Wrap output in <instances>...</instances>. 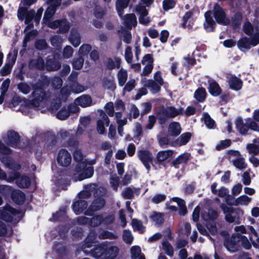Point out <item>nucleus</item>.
<instances>
[{
  "label": "nucleus",
  "instance_id": "obj_1",
  "mask_svg": "<svg viewBox=\"0 0 259 259\" xmlns=\"http://www.w3.org/2000/svg\"><path fill=\"white\" fill-rule=\"evenodd\" d=\"M95 163V160H92L89 164L84 162L78 163L74 173V179L76 181H81L91 178L94 173V169L92 165Z\"/></svg>",
  "mask_w": 259,
  "mask_h": 259
},
{
  "label": "nucleus",
  "instance_id": "obj_2",
  "mask_svg": "<svg viewBox=\"0 0 259 259\" xmlns=\"http://www.w3.org/2000/svg\"><path fill=\"white\" fill-rule=\"evenodd\" d=\"M220 207L225 214V220L229 223H239L240 217L243 215V211L240 208H234L222 204Z\"/></svg>",
  "mask_w": 259,
  "mask_h": 259
},
{
  "label": "nucleus",
  "instance_id": "obj_3",
  "mask_svg": "<svg viewBox=\"0 0 259 259\" xmlns=\"http://www.w3.org/2000/svg\"><path fill=\"white\" fill-rule=\"evenodd\" d=\"M35 11L33 9L27 10V8H19L17 12V16L20 20H24V23L26 26L24 31L30 29L34 27L32 20L34 18Z\"/></svg>",
  "mask_w": 259,
  "mask_h": 259
},
{
  "label": "nucleus",
  "instance_id": "obj_4",
  "mask_svg": "<svg viewBox=\"0 0 259 259\" xmlns=\"http://www.w3.org/2000/svg\"><path fill=\"white\" fill-rule=\"evenodd\" d=\"M213 17L218 24L225 26L229 24V19L227 17L224 10L218 3L215 4L213 6Z\"/></svg>",
  "mask_w": 259,
  "mask_h": 259
},
{
  "label": "nucleus",
  "instance_id": "obj_5",
  "mask_svg": "<svg viewBox=\"0 0 259 259\" xmlns=\"http://www.w3.org/2000/svg\"><path fill=\"white\" fill-rule=\"evenodd\" d=\"M48 26L50 28L53 29L59 28V32L62 34L68 32L70 28V23L66 18L57 19L49 22Z\"/></svg>",
  "mask_w": 259,
  "mask_h": 259
},
{
  "label": "nucleus",
  "instance_id": "obj_6",
  "mask_svg": "<svg viewBox=\"0 0 259 259\" xmlns=\"http://www.w3.org/2000/svg\"><path fill=\"white\" fill-rule=\"evenodd\" d=\"M138 155L146 168L149 170L153 163L152 154L149 151L143 150L138 152Z\"/></svg>",
  "mask_w": 259,
  "mask_h": 259
},
{
  "label": "nucleus",
  "instance_id": "obj_7",
  "mask_svg": "<svg viewBox=\"0 0 259 259\" xmlns=\"http://www.w3.org/2000/svg\"><path fill=\"white\" fill-rule=\"evenodd\" d=\"M71 156L67 151L62 150L59 151L57 157V162L60 165L63 167H67L71 164Z\"/></svg>",
  "mask_w": 259,
  "mask_h": 259
},
{
  "label": "nucleus",
  "instance_id": "obj_8",
  "mask_svg": "<svg viewBox=\"0 0 259 259\" xmlns=\"http://www.w3.org/2000/svg\"><path fill=\"white\" fill-rule=\"evenodd\" d=\"M20 213L11 206H7L3 213V218L6 221L11 222L20 219Z\"/></svg>",
  "mask_w": 259,
  "mask_h": 259
},
{
  "label": "nucleus",
  "instance_id": "obj_9",
  "mask_svg": "<svg viewBox=\"0 0 259 259\" xmlns=\"http://www.w3.org/2000/svg\"><path fill=\"white\" fill-rule=\"evenodd\" d=\"M211 14L210 11H207L204 14L205 22L203 27L207 32H213L215 28V23L212 19Z\"/></svg>",
  "mask_w": 259,
  "mask_h": 259
},
{
  "label": "nucleus",
  "instance_id": "obj_10",
  "mask_svg": "<svg viewBox=\"0 0 259 259\" xmlns=\"http://www.w3.org/2000/svg\"><path fill=\"white\" fill-rule=\"evenodd\" d=\"M33 99L30 101V105L38 107L44 99L46 94L41 89H37L32 93Z\"/></svg>",
  "mask_w": 259,
  "mask_h": 259
},
{
  "label": "nucleus",
  "instance_id": "obj_11",
  "mask_svg": "<svg viewBox=\"0 0 259 259\" xmlns=\"http://www.w3.org/2000/svg\"><path fill=\"white\" fill-rule=\"evenodd\" d=\"M102 220L100 215L94 217L91 220L85 217H81L78 219V222L81 224L89 223L92 226H97L101 223Z\"/></svg>",
  "mask_w": 259,
  "mask_h": 259
},
{
  "label": "nucleus",
  "instance_id": "obj_12",
  "mask_svg": "<svg viewBox=\"0 0 259 259\" xmlns=\"http://www.w3.org/2000/svg\"><path fill=\"white\" fill-rule=\"evenodd\" d=\"M251 201V198L245 195H241L237 197L233 202H230L229 200L226 199V202L231 205H247Z\"/></svg>",
  "mask_w": 259,
  "mask_h": 259
},
{
  "label": "nucleus",
  "instance_id": "obj_13",
  "mask_svg": "<svg viewBox=\"0 0 259 259\" xmlns=\"http://www.w3.org/2000/svg\"><path fill=\"white\" fill-rule=\"evenodd\" d=\"M7 142L13 147H17L20 140L19 136L14 131H9L6 137Z\"/></svg>",
  "mask_w": 259,
  "mask_h": 259
},
{
  "label": "nucleus",
  "instance_id": "obj_14",
  "mask_svg": "<svg viewBox=\"0 0 259 259\" xmlns=\"http://www.w3.org/2000/svg\"><path fill=\"white\" fill-rule=\"evenodd\" d=\"M74 103L81 107H85L92 105V100L90 96L84 95L77 98Z\"/></svg>",
  "mask_w": 259,
  "mask_h": 259
},
{
  "label": "nucleus",
  "instance_id": "obj_15",
  "mask_svg": "<svg viewBox=\"0 0 259 259\" xmlns=\"http://www.w3.org/2000/svg\"><path fill=\"white\" fill-rule=\"evenodd\" d=\"M102 119H99L97 121V130L98 132L100 134H103L105 131V128L104 126L105 123L108 125L109 123V119L108 116L104 113H102Z\"/></svg>",
  "mask_w": 259,
  "mask_h": 259
},
{
  "label": "nucleus",
  "instance_id": "obj_16",
  "mask_svg": "<svg viewBox=\"0 0 259 259\" xmlns=\"http://www.w3.org/2000/svg\"><path fill=\"white\" fill-rule=\"evenodd\" d=\"M137 23L135 15L133 13L127 14L124 17V25L127 28H131L132 26Z\"/></svg>",
  "mask_w": 259,
  "mask_h": 259
},
{
  "label": "nucleus",
  "instance_id": "obj_17",
  "mask_svg": "<svg viewBox=\"0 0 259 259\" xmlns=\"http://www.w3.org/2000/svg\"><path fill=\"white\" fill-rule=\"evenodd\" d=\"M16 183L19 187L27 188L30 186L31 181L28 177L19 175Z\"/></svg>",
  "mask_w": 259,
  "mask_h": 259
},
{
  "label": "nucleus",
  "instance_id": "obj_18",
  "mask_svg": "<svg viewBox=\"0 0 259 259\" xmlns=\"http://www.w3.org/2000/svg\"><path fill=\"white\" fill-rule=\"evenodd\" d=\"M130 0H117L116 2V9L119 17H122L124 9L128 5Z\"/></svg>",
  "mask_w": 259,
  "mask_h": 259
},
{
  "label": "nucleus",
  "instance_id": "obj_19",
  "mask_svg": "<svg viewBox=\"0 0 259 259\" xmlns=\"http://www.w3.org/2000/svg\"><path fill=\"white\" fill-rule=\"evenodd\" d=\"M228 83L231 89L236 91L241 89L242 86L241 80L233 76L229 78Z\"/></svg>",
  "mask_w": 259,
  "mask_h": 259
},
{
  "label": "nucleus",
  "instance_id": "obj_20",
  "mask_svg": "<svg viewBox=\"0 0 259 259\" xmlns=\"http://www.w3.org/2000/svg\"><path fill=\"white\" fill-rule=\"evenodd\" d=\"M238 48L241 51H244L243 49L248 50L251 48V44L250 42V38L244 36L241 37L237 42Z\"/></svg>",
  "mask_w": 259,
  "mask_h": 259
},
{
  "label": "nucleus",
  "instance_id": "obj_21",
  "mask_svg": "<svg viewBox=\"0 0 259 259\" xmlns=\"http://www.w3.org/2000/svg\"><path fill=\"white\" fill-rule=\"evenodd\" d=\"M191 135L190 133L182 134L176 142L172 143L174 146H180L185 145L190 140Z\"/></svg>",
  "mask_w": 259,
  "mask_h": 259
},
{
  "label": "nucleus",
  "instance_id": "obj_22",
  "mask_svg": "<svg viewBox=\"0 0 259 259\" xmlns=\"http://www.w3.org/2000/svg\"><path fill=\"white\" fill-rule=\"evenodd\" d=\"M181 132L180 124L177 122H171L168 126V132L171 136H178Z\"/></svg>",
  "mask_w": 259,
  "mask_h": 259
},
{
  "label": "nucleus",
  "instance_id": "obj_23",
  "mask_svg": "<svg viewBox=\"0 0 259 259\" xmlns=\"http://www.w3.org/2000/svg\"><path fill=\"white\" fill-rule=\"evenodd\" d=\"M70 43L74 47H78L80 44V34L77 31H71L69 36Z\"/></svg>",
  "mask_w": 259,
  "mask_h": 259
},
{
  "label": "nucleus",
  "instance_id": "obj_24",
  "mask_svg": "<svg viewBox=\"0 0 259 259\" xmlns=\"http://www.w3.org/2000/svg\"><path fill=\"white\" fill-rule=\"evenodd\" d=\"M157 118L160 124H163L166 122L169 118L167 108H161L157 112Z\"/></svg>",
  "mask_w": 259,
  "mask_h": 259
},
{
  "label": "nucleus",
  "instance_id": "obj_25",
  "mask_svg": "<svg viewBox=\"0 0 259 259\" xmlns=\"http://www.w3.org/2000/svg\"><path fill=\"white\" fill-rule=\"evenodd\" d=\"M13 200L17 204H22L25 200L24 194L20 190H15L12 194Z\"/></svg>",
  "mask_w": 259,
  "mask_h": 259
},
{
  "label": "nucleus",
  "instance_id": "obj_26",
  "mask_svg": "<svg viewBox=\"0 0 259 259\" xmlns=\"http://www.w3.org/2000/svg\"><path fill=\"white\" fill-rule=\"evenodd\" d=\"M209 92L214 96H219L221 93V89L219 85L214 81L211 80L209 81Z\"/></svg>",
  "mask_w": 259,
  "mask_h": 259
},
{
  "label": "nucleus",
  "instance_id": "obj_27",
  "mask_svg": "<svg viewBox=\"0 0 259 259\" xmlns=\"http://www.w3.org/2000/svg\"><path fill=\"white\" fill-rule=\"evenodd\" d=\"M190 154L188 153H184L179 156L172 161V164L175 167H178V165L187 162L189 159Z\"/></svg>",
  "mask_w": 259,
  "mask_h": 259
},
{
  "label": "nucleus",
  "instance_id": "obj_28",
  "mask_svg": "<svg viewBox=\"0 0 259 259\" xmlns=\"http://www.w3.org/2000/svg\"><path fill=\"white\" fill-rule=\"evenodd\" d=\"M202 216L204 220L210 221L217 219L218 217V213L217 211L213 209H207L203 211Z\"/></svg>",
  "mask_w": 259,
  "mask_h": 259
},
{
  "label": "nucleus",
  "instance_id": "obj_29",
  "mask_svg": "<svg viewBox=\"0 0 259 259\" xmlns=\"http://www.w3.org/2000/svg\"><path fill=\"white\" fill-rule=\"evenodd\" d=\"M237 239L236 238L235 235H233L231 240L229 242H226L225 245L227 249L231 252H235L238 249Z\"/></svg>",
  "mask_w": 259,
  "mask_h": 259
},
{
  "label": "nucleus",
  "instance_id": "obj_30",
  "mask_svg": "<svg viewBox=\"0 0 259 259\" xmlns=\"http://www.w3.org/2000/svg\"><path fill=\"white\" fill-rule=\"evenodd\" d=\"M117 78L119 85L123 86L127 78V73L126 71L123 68L120 69L117 74Z\"/></svg>",
  "mask_w": 259,
  "mask_h": 259
},
{
  "label": "nucleus",
  "instance_id": "obj_31",
  "mask_svg": "<svg viewBox=\"0 0 259 259\" xmlns=\"http://www.w3.org/2000/svg\"><path fill=\"white\" fill-rule=\"evenodd\" d=\"M10 83V80L9 79H6L3 82L1 87V95L0 96V104H2L4 102L6 93L7 92Z\"/></svg>",
  "mask_w": 259,
  "mask_h": 259
},
{
  "label": "nucleus",
  "instance_id": "obj_32",
  "mask_svg": "<svg viewBox=\"0 0 259 259\" xmlns=\"http://www.w3.org/2000/svg\"><path fill=\"white\" fill-rule=\"evenodd\" d=\"M242 20V15L240 12H236L232 18V25L233 28H238Z\"/></svg>",
  "mask_w": 259,
  "mask_h": 259
},
{
  "label": "nucleus",
  "instance_id": "obj_33",
  "mask_svg": "<svg viewBox=\"0 0 259 259\" xmlns=\"http://www.w3.org/2000/svg\"><path fill=\"white\" fill-rule=\"evenodd\" d=\"M173 154V151L165 150L161 151L158 153L157 155V159L159 161H164L168 159Z\"/></svg>",
  "mask_w": 259,
  "mask_h": 259
},
{
  "label": "nucleus",
  "instance_id": "obj_34",
  "mask_svg": "<svg viewBox=\"0 0 259 259\" xmlns=\"http://www.w3.org/2000/svg\"><path fill=\"white\" fill-rule=\"evenodd\" d=\"M95 188L96 185L95 184H91L87 186L85 188V190L81 192L79 194V198L82 199L88 197L91 194V192L95 190Z\"/></svg>",
  "mask_w": 259,
  "mask_h": 259
},
{
  "label": "nucleus",
  "instance_id": "obj_35",
  "mask_svg": "<svg viewBox=\"0 0 259 259\" xmlns=\"http://www.w3.org/2000/svg\"><path fill=\"white\" fill-rule=\"evenodd\" d=\"M17 50H15L10 52L7 55L6 62L5 65H14L17 59Z\"/></svg>",
  "mask_w": 259,
  "mask_h": 259
},
{
  "label": "nucleus",
  "instance_id": "obj_36",
  "mask_svg": "<svg viewBox=\"0 0 259 259\" xmlns=\"http://www.w3.org/2000/svg\"><path fill=\"white\" fill-rule=\"evenodd\" d=\"M144 85L146 87L151 88V91L153 93H156L159 91L160 89V86L159 84L156 83L152 80H147Z\"/></svg>",
  "mask_w": 259,
  "mask_h": 259
},
{
  "label": "nucleus",
  "instance_id": "obj_37",
  "mask_svg": "<svg viewBox=\"0 0 259 259\" xmlns=\"http://www.w3.org/2000/svg\"><path fill=\"white\" fill-rule=\"evenodd\" d=\"M172 200L176 202L180 207L179 213L182 215H184L187 213V208L184 201L179 198H174Z\"/></svg>",
  "mask_w": 259,
  "mask_h": 259
},
{
  "label": "nucleus",
  "instance_id": "obj_38",
  "mask_svg": "<svg viewBox=\"0 0 259 259\" xmlns=\"http://www.w3.org/2000/svg\"><path fill=\"white\" fill-rule=\"evenodd\" d=\"M105 205V201L103 199L99 198L95 200L91 206L93 211H96L102 208Z\"/></svg>",
  "mask_w": 259,
  "mask_h": 259
},
{
  "label": "nucleus",
  "instance_id": "obj_39",
  "mask_svg": "<svg viewBox=\"0 0 259 259\" xmlns=\"http://www.w3.org/2000/svg\"><path fill=\"white\" fill-rule=\"evenodd\" d=\"M236 126L241 134H245L248 130V126L244 124L242 120L240 118H238L236 120Z\"/></svg>",
  "mask_w": 259,
  "mask_h": 259
},
{
  "label": "nucleus",
  "instance_id": "obj_40",
  "mask_svg": "<svg viewBox=\"0 0 259 259\" xmlns=\"http://www.w3.org/2000/svg\"><path fill=\"white\" fill-rule=\"evenodd\" d=\"M233 164L234 166L240 170H243L247 167V164L245 162L244 159L242 157H239L233 160Z\"/></svg>",
  "mask_w": 259,
  "mask_h": 259
},
{
  "label": "nucleus",
  "instance_id": "obj_41",
  "mask_svg": "<svg viewBox=\"0 0 259 259\" xmlns=\"http://www.w3.org/2000/svg\"><path fill=\"white\" fill-rule=\"evenodd\" d=\"M87 206V204L85 201L80 200L74 203L73 208L75 212L79 213L85 208Z\"/></svg>",
  "mask_w": 259,
  "mask_h": 259
},
{
  "label": "nucleus",
  "instance_id": "obj_42",
  "mask_svg": "<svg viewBox=\"0 0 259 259\" xmlns=\"http://www.w3.org/2000/svg\"><path fill=\"white\" fill-rule=\"evenodd\" d=\"M162 249L165 253L169 256H172L174 253V248L172 245L167 241H164L162 243Z\"/></svg>",
  "mask_w": 259,
  "mask_h": 259
},
{
  "label": "nucleus",
  "instance_id": "obj_43",
  "mask_svg": "<svg viewBox=\"0 0 259 259\" xmlns=\"http://www.w3.org/2000/svg\"><path fill=\"white\" fill-rule=\"evenodd\" d=\"M106 14L105 11L100 6L96 5L94 9V15L98 19H101Z\"/></svg>",
  "mask_w": 259,
  "mask_h": 259
},
{
  "label": "nucleus",
  "instance_id": "obj_44",
  "mask_svg": "<svg viewBox=\"0 0 259 259\" xmlns=\"http://www.w3.org/2000/svg\"><path fill=\"white\" fill-rule=\"evenodd\" d=\"M56 10L51 8L49 7L47 8L46 9L44 17H43V21L45 23H46L48 21H50V19L52 18V17L54 16L55 13H56Z\"/></svg>",
  "mask_w": 259,
  "mask_h": 259
},
{
  "label": "nucleus",
  "instance_id": "obj_45",
  "mask_svg": "<svg viewBox=\"0 0 259 259\" xmlns=\"http://www.w3.org/2000/svg\"><path fill=\"white\" fill-rule=\"evenodd\" d=\"M34 47L36 50L41 51L47 49L48 45L45 39H39L35 41Z\"/></svg>",
  "mask_w": 259,
  "mask_h": 259
},
{
  "label": "nucleus",
  "instance_id": "obj_46",
  "mask_svg": "<svg viewBox=\"0 0 259 259\" xmlns=\"http://www.w3.org/2000/svg\"><path fill=\"white\" fill-rule=\"evenodd\" d=\"M151 219L156 224L159 225L163 223V214L160 212H153L150 216Z\"/></svg>",
  "mask_w": 259,
  "mask_h": 259
},
{
  "label": "nucleus",
  "instance_id": "obj_47",
  "mask_svg": "<svg viewBox=\"0 0 259 259\" xmlns=\"http://www.w3.org/2000/svg\"><path fill=\"white\" fill-rule=\"evenodd\" d=\"M138 190L137 189L133 190L129 187H127L123 191L122 196L125 199H130L133 197L135 193Z\"/></svg>",
  "mask_w": 259,
  "mask_h": 259
},
{
  "label": "nucleus",
  "instance_id": "obj_48",
  "mask_svg": "<svg viewBox=\"0 0 259 259\" xmlns=\"http://www.w3.org/2000/svg\"><path fill=\"white\" fill-rule=\"evenodd\" d=\"M195 98L199 102L203 101L206 97V92L204 89L199 88L195 92Z\"/></svg>",
  "mask_w": 259,
  "mask_h": 259
},
{
  "label": "nucleus",
  "instance_id": "obj_49",
  "mask_svg": "<svg viewBox=\"0 0 259 259\" xmlns=\"http://www.w3.org/2000/svg\"><path fill=\"white\" fill-rule=\"evenodd\" d=\"M167 109L169 118H174L181 114L183 112V110L182 109H176L173 107H167Z\"/></svg>",
  "mask_w": 259,
  "mask_h": 259
},
{
  "label": "nucleus",
  "instance_id": "obj_50",
  "mask_svg": "<svg viewBox=\"0 0 259 259\" xmlns=\"http://www.w3.org/2000/svg\"><path fill=\"white\" fill-rule=\"evenodd\" d=\"M118 248L115 246H112L108 248L105 256H107L110 259H112L116 256L118 253Z\"/></svg>",
  "mask_w": 259,
  "mask_h": 259
},
{
  "label": "nucleus",
  "instance_id": "obj_51",
  "mask_svg": "<svg viewBox=\"0 0 259 259\" xmlns=\"http://www.w3.org/2000/svg\"><path fill=\"white\" fill-rule=\"evenodd\" d=\"M20 174L16 171H13L6 174L5 178H4L3 180H5L8 182H12L15 180L17 181Z\"/></svg>",
  "mask_w": 259,
  "mask_h": 259
},
{
  "label": "nucleus",
  "instance_id": "obj_52",
  "mask_svg": "<svg viewBox=\"0 0 259 259\" xmlns=\"http://www.w3.org/2000/svg\"><path fill=\"white\" fill-rule=\"evenodd\" d=\"M51 44L54 47L61 48L62 45L61 37L57 35L53 36L51 38Z\"/></svg>",
  "mask_w": 259,
  "mask_h": 259
},
{
  "label": "nucleus",
  "instance_id": "obj_53",
  "mask_svg": "<svg viewBox=\"0 0 259 259\" xmlns=\"http://www.w3.org/2000/svg\"><path fill=\"white\" fill-rule=\"evenodd\" d=\"M176 4L175 0H164L163 1V9L165 11H168L174 8Z\"/></svg>",
  "mask_w": 259,
  "mask_h": 259
},
{
  "label": "nucleus",
  "instance_id": "obj_54",
  "mask_svg": "<svg viewBox=\"0 0 259 259\" xmlns=\"http://www.w3.org/2000/svg\"><path fill=\"white\" fill-rule=\"evenodd\" d=\"M237 239L238 243L241 242L242 245L245 248L249 249L250 248L251 245L246 237L242 236L241 235H237Z\"/></svg>",
  "mask_w": 259,
  "mask_h": 259
},
{
  "label": "nucleus",
  "instance_id": "obj_55",
  "mask_svg": "<svg viewBox=\"0 0 259 259\" xmlns=\"http://www.w3.org/2000/svg\"><path fill=\"white\" fill-rule=\"evenodd\" d=\"M92 47L89 44L82 45L79 49V53L82 56H85L91 51Z\"/></svg>",
  "mask_w": 259,
  "mask_h": 259
},
{
  "label": "nucleus",
  "instance_id": "obj_56",
  "mask_svg": "<svg viewBox=\"0 0 259 259\" xmlns=\"http://www.w3.org/2000/svg\"><path fill=\"white\" fill-rule=\"evenodd\" d=\"M204 123L208 128H212L214 127L215 123L207 113H204L203 115Z\"/></svg>",
  "mask_w": 259,
  "mask_h": 259
},
{
  "label": "nucleus",
  "instance_id": "obj_57",
  "mask_svg": "<svg viewBox=\"0 0 259 259\" xmlns=\"http://www.w3.org/2000/svg\"><path fill=\"white\" fill-rule=\"evenodd\" d=\"M140 114V112L138 108L135 105H132L130 107V112L129 113V119H131L132 117L134 118H137Z\"/></svg>",
  "mask_w": 259,
  "mask_h": 259
},
{
  "label": "nucleus",
  "instance_id": "obj_58",
  "mask_svg": "<svg viewBox=\"0 0 259 259\" xmlns=\"http://www.w3.org/2000/svg\"><path fill=\"white\" fill-rule=\"evenodd\" d=\"M73 53V49L70 46H66L63 51V56L64 58L68 59L72 57Z\"/></svg>",
  "mask_w": 259,
  "mask_h": 259
},
{
  "label": "nucleus",
  "instance_id": "obj_59",
  "mask_svg": "<svg viewBox=\"0 0 259 259\" xmlns=\"http://www.w3.org/2000/svg\"><path fill=\"white\" fill-rule=\"evenodd\" d=\"M132 257L133 259L137 258L139 256L141 255V250L139 246H133L131 249Z\"/></svg>",
  "mask_w": 259,
  "mask_h": 259
},
{
  "label": "nucleus",
  "instance_id": "obj_60",
  "mask_svg": "<svg viewBox=\"0 0 259 259\" xmlns=\"http://www.w3.org/2000/svg\"><path fill=\"white\" fill-rule=\"evenodd\" d=\"M124 57L127 63L130 64L132 63L133 61V53L132 49L130 47H127L125 51Z\"/></svg>",
  "mask_w": 259,
  "mask_h": 259
},
{
  "label": "nucleus",
  "instance_id": "obj_61",
  "mask_svg": "<svg viewBox=\"0 0 259 259\" xmlns=\"http://www.w3.org/2000/svg\"><path fill=\"white\" fill-rule=\"evenodd\" d=\"M103 85L107 89L114 90L116 88L115 84L112 79H105L103 81Z\"/></svg>",
  "mask_w": 259,
  "mask_h": 259
},
{
  "label": "nucleus",
  "instance_id": "obj_62",
  "mask_svg": "<svg viewBox=\"0 0 259 259\" xmlns=\"http://www.w3.org/2000/svg\"><path fill=\"white\" fill-rule=\"evenodd\" d=\"M154 59L152 54H146L142 60V63L143 65H153Z\"/></svg>",
  "mask_w": 259,
  "mask_h": 259
},
{
  "label": "nucleus",
  "instance_id": "obj_63",
  "mask_svg": "<svg viewBox=\"0 0 259 259\" xmlns=\"http://www.w3.org/2000/svg\"><path fill=\"white\" fill-rule=\"evenodd\" d=\"M243 30L245 33L249 36L253 34V27L252 25L250 22L245 23L243 26Z\"/></svg>",
  "mask_w": 259,
  "mask_h": 259
},
{
  "label": "nucleus",
  "instance_id": "obj_64",
  "mask_svg": "<svg viewBox=\"0 0 259 259\" xmlns=\"http://www.w3.org/2000/svg\"><path fill=\"white\" fill-rule=\"evenodd\" d=\"M250 42L251 46L254 47L259 44V31L256 32L250 38Z\"/></svg>",
  "mask_w": 259,
  "mask_h": 259
}]
</instances>
